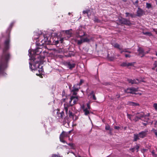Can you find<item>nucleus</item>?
Here are the masks:
<instances>
[{
  "instance_id": "nucleus-1",
  "label": "nucleus",
  "mask_w": 157,
  "mask_h": 157,
  "mask_svg": "<svg viewBox=\"0 0 157 157\" xmlns=\"http://www.w3.org/2000/svg\"><path fill=\"white\" fill-rule=\"evenodd\" d=\"M9 40H6L5 42V48L3 53L0 61V73L4 70L7 67V62L10 56L9 54L5 51L9 48Z\"/></svg>"
},
{
  "instance_id": "nucleus-2",
  "label": "nucleus",
  "mask_w": 157,
  "mask_h": 157,
  "mask_svg": "<svg viewBox=\"0 0 157 157\" xmlns=\"http://www.w3.org/2000/svg\"><path fill=\"white\" fill-rule=\"evenodd\" d=\"M30 68L33 71L36 73V75L37 76H39L40 77H42V74L43 72V69L42 66H40V65L38 61L33 64V66L31 65L30 63H29Z\"/></svg>"
},
{
  "instance_id": "nucleus-3",
  "label": "nucleus",
  "mask_w": 157,
  "mask_h": 157,
  "mask_svg": "<svg viewBox=\"0 0 157 157\" xmlns=\"http://www.w3.org/2000/svg\"><path fill=\"white\" fill-rule=\"evenodd\" d=\"M29 53L28 55L30 57V59L35 61V59L33 55L35 54L36 55L39 54L42 52V49L40 48H38L35 50H29Z\"/></svg>"
},
{
  "instance_id": "nucleus-4",
  "label": "nucleus",
  "mask_w": 157,
  "mask_h": 157,
  "mask_svg": "<svg viewBox=\"0 0 157 157\" xmlns=\"http://www.w3.org/2000/svg\"><path fill=\"white\" fill-rule=\"evenodd\" d=\"M81 107L83 110L84 114L85 115H88L90 114V107L89 103L87 104V107H86L84 105H82Z\"/></svg>"
},
{
  "instance_id": "nucleus-5",
  "label": "nucleus",
  "mask_w": 157,
  "mask_h": 157,
  "mask_svg": "<svg viewBox=\"0 0 157 157\" xmlns=\"http://www.w3.org/2000/svg\"><path fill=\"white\" fill-rule=\"evenodd\" d=\"M80 37L81 38L80 40H76L77 43L78 44H81L82 43L84 42H89L93 40V39L92 37L89 38V36H88V37H86L84 39H82V38L81 36H80Z\"/></svg>"
},
{
  "instance_id": "nucleus-6",
  "label": "nucleus",
  "mask_w": 157,
  "mask_h": 157,
  "mask_svg": "<svg viewBox=\"0 0 157 157\" xmlns=\"http://www.w3.org/2000/svg\"><path fill=\"white\" fill-rule=\"evenodd\" d=\"M78 98L77 97L72 96L70 98V100L69 101V104L68 105L69 106H71L75 104L78 101Z\"/></svg>"
},
{
  "instance_id": "nucleus-7",
  "label": "nucleus",
  "mask_w": 157,
  "mask_h": 157,
  "mask_svg": "<svg viewBox=\"0 0 157 157\" xmlns=\"http://www.w3.org/2000/svg\"><path fill=\"white\" fill-rule=\"evenodd\" d=\"M80 88L79 85L78 84L75 85L73 87V89L71 90L72 94L74 95H76Z\"/></svg>"
},
{
  "instance_id": "nucleus-8",
  "label": "nucleus",
  "mask_w": 157,
  "mask_h": 157,
  "mask_svg": "<svg viewBox=\"0 0 157 157\" xmlns=\"http://www.w3.org/2000/svg\"><path fill=\"white\" fill-rule=\"evenodd\" d=\"M68 133L63 132L60 136L59 139L60 141L63 143H65V141L64 140V139L68 136Z\"/></svg>"
},
{
  "instance_id": "nucleus-9",
  "label": "nucleus",
  "mask_w": 157,
  "mask_h": 157,
  "mask_svg": "<svg viewBox=\"0 0 157 157\" xmlns=\"http://www.w3.org/2000/svg\"><path fill=\"white\" fill-rule=\"evenodd\" d=\"M138 91V88H128L126 90H124L125 92L126 93H129L131 94H135L136 92Z\"/></svg>"
},
{
  "instance_id": "nucleus-10",
  "label": "nucleus",
  "mask_w": 157,
  "mask_h": 157,
  "mask_svg": "<svg viewBox=\"0 0 157 157\" xmlns=\"http://www.w3.org/2000/svg\"><path fill=\"white\" fill-rule=\"evenodd\" d=\"M113 46L115 47L118 48L120 50H121L120 52L121 53H122L123 52H128L129 53H130L131 52H129L126 49H124V50H122L121 49L122 48L118 44H114L113 45Z\"/></svg>"
},
{
  "instance_id": "nucleus-11",
  "label": "nucleus",
  "mask_w": 157,
  "mask_h": 157,
  "mask_svg": "<svg viewBox=\"0 0 157 157\" xmlns=\"http://www.w3.org/2000/svg\"><path fill=\"white\" fill-rule=\"evenodd\" d=\"M64 109L65 110L66 113L67 115H68L70 117H71L73 116V113L71 112L70 111H69L68 113V108L69 107V106L66 103L64 104Z\"/></svg>"
},
{
  "instance_id": "nucleus-12",
  "label": "nucleus",
  "mask_w": 157,
  "mask_h": 157,
  "mask_svg": "<svg viewBox=\"0 0 157 157\" xmlns=\"http://www.w3.org/2000/svg\"><path fill=\"white\" fill-rule=\"evenodd\" d=\"M128 82L132 84H137L140 83V81L138 79L132 80L129 79L128 80Z\"/></svg>"
},
{
  "instance_id": "nucleus-13",
  "label": "nucleus",
  "mask_w": 157,
  "mask_h": 157,
  "mask_svg": "<svg viewBox=\"0 0 157 157\" xmlns=\"http://www.w3.org/2000/svg\"><path fill=\"white\" fill-rule=\"evenodd\" d=\"M144 13L143 10L140 8H138V10L137 11V15L139 17H140L143 15Z\"/></svg>"
},
{
  "instance_id": "nucleus-14",
  "label": "nucleus",
  "mask_w": 157,
  "mask_h": 157,
  "mask_svg": "<svg viewBox=\"0 0 157 157\" xmlns=\"http://www.w3.org/2000/svg\"><path fill=\"white\" fill-rule=\"evenodd\" d=\"M138 116L140 118H141V119L142 120H143L144 121H147V119H148V118H147V119H146V120H145L143 118H145V116H144V113L143 112H141L140 113H138Z\"/></svg>"
},
{
  "instance_id": "nucleus-15",
  "label": "nucleus",
  "mask_w": 157,
  "mask_h": 157,
  "mask_svg": "<svg viewBox=\"0 0 157 157\" xmlns=\"http://www.w3.org/2000/svg\"><path fill=\"white\" fill-rule=\"evenodd\" d=\"M146 132L144 131L138 134L140 138H144L146 136Z\"/></svg>"
},
{
  "instance_id": "nucleus-16",
  "label": "nucleus",
  "mask_w": 157,
  "mask_h": 157,
  "mask_svg": "<svg viewBox=\"0 0 157 157\" xmlns=\"http://www.w3.org/2000/svg\"><path fill=\"white\" fill-rule=\"evenodd\" d=\"M138 51L139 52L140 56H141V57L143 56L146 54L144 52L143 49L141 48H139Z\"/></svg>"
},
{
  "instance_id": "nucleus-17",
  "label": "nucleus",
  "mask_w": 157,
  "mask_h": 157,
  "mask_svg": "<svg viewBox=\"0 0 157 157\" xmlns=\"http://www.w3.org/2000/svg\"><path fill=\"white\" fill-rule=\"evenodd\" d=\"M67 67L70 69H71L75 67V64L74 63H69L67 64Z\"/></svg>"
},
{
  "instance_id": "nucleus-18",
  "label": "nucleus",
  "mask_w": 157,
  "mask_h": 157,
  "mask_svg": "<svg viewBox=\"0 0 157 157\" xmlns=\"http://www.w3.org/2000/svg\"><path fill=\"white\" fill-rule=\"evenodd\" d=\"M123 23L125 24L129 25L131 24V23L129 20H128L125 19H122Z\"/></svg>"
},
{
  "instance_id": "nucleus-19",
  "label": "nucleus",
  "mask_w": 157,
  "mask_h": 157,
  "mask_svg": "<svg viewBox=\"0 0 157 157\" xmlns=\"http://www.w3.org/2000/svg\"><path fill=\"white\" fill-rule=\"evenodd\" d=\"M90 98H92L93 99L95 100L96 99V97L95 96L94 92L93 91H92L90 93Z\"/></svg>"
},
{
  "instance_id": "nucleus-20",
  "label": "nucleus",
  "mask_w": 157,
  "mask_h": 157,
  "mask_svg": "<svg viewBox=\"0 0 157 157\" xmlns=\"http://www.w3.org/2000/svg\"><path fill=\"white\" fill-rule=\"evenodd\" d=\"M65 33L66 34L68 35V37H70L72 34V33L71 32V29L68 30H66L65 31Z\"/></svg>"
},
{
  "instance_id": "nucleus-21",
  "label": "nucleus",
  "mask_w": 157,
  "mask_h": 157,
  "mask_svg": "<svg viewBox=\"0 0 157 157\" xmlns=\"http://www.w3.org/2000/svg\"><path fill=\"white\" fill-rule=\"evenodd\" d=\"M140 137L139 134H134V140L135 141H137L139 139Z\"/></svg>"
},
{
  "instance_id": "nucleus-22",
  "label": "nucleus",
  "mask_w": 157,
  "mask_h": 157,
  "mask_svg": "<svg viewBox=\"0 0 157 157\" xmlns=\"http://www.w3.org/2000/svg\"><path fill=\"white\" fill-rule=\"evenodd\" d=\"M125 14L127 17H128L129 16H130L132 17H135V15L134 14L130 13H126Z\"/></svg>"
},
{
  "instance_id": "nucleus-23",
  "label": "nucleus",
  "mask_w": 157,
  "mask_h": 157,
  "mask_svg": "<svg viewBox=\"0 0 157 157\" xmlns=\"http://www.w3.org/2000/svg\"><path fill=\"white\" fill-rule=\"evenodd\" d=\"M143 34L145 35H147L149 36H151L152 35L151 33L149 32H144L143 33Z\"/></svg>"
},
{
  "instance_id": "nucleus-24",
  "label": "nucleus",
  "mask_w": 157,
  "mask_h": 157,
  "mask_svg": "<svg viewBox=\"0 0 157 157\" xmlns=\"http://www.w3.org/2000/svg\"><path fill=\"white\" fill-rule=\"evenodd\" d=\"M105 129L106 130H109L110 132H111L112 131V129L110 128V126L108 125L105 126Z\"/></svg>"
},
{
  "instance_id": "nucleus-25",
  "label": "nucleus",
  "mask_w": 157,
  "mask_h": 157,
  "mask_svg": "<svg viewBox=\"0 0 157 157\" xmlns=\"http://www.w3.org/2000/svg\"><path fill=\"white\" fill-rule=\"evenodd\" d=\"M130 104L131 105L134 106H139V104L133 102H130Z\"/></svg>"
},
{
  "instance_id": "nucleus-26",
  "label": "nucleus",
  "mask_w": 157,
  "mask_h": 157,
  "mask_svg": "<svg viewBox=\"0 0 157 157\" xmlns=\"http://www.w3.org/2000/svg\"><path fill=\"white\" fill-rule=\"evenodd\" d=\"M151 5L150 3H147L146 4V7L147 9H150L151 8Z\"/></svg>"
},
{
  "instance_id": "nucleus-27",
  "label": "nucleus",
  "mask_w": 157,
  "mask_h": 157,
  "mask_svg": "<svg viewBox=\"0 0 157 157\" xmlns=\"http://www.w3.org/2000/svg\"><path fill=\"white\" fill-rule=\"evenodd\" d=\"M134 62L127 63V66H132L134 65Z\"/></svg>"
},
{
  "instance_id": "nucleus-28",
  "label": "nucleus",
  "mask_w": 157,
  "mask_h": 157,
  "mask_svg": "<svg viewBox=\"0 0 157 157\" xmlns=\"http://www.w3.org/2000/svg\"><path fill=\"white\" fill-rule=\"evenodd\" d=\"M90 10H86V11H83V13L84 14H85L86 13L88 14L89 13ZM88 16L89 17L88 15Z\"/></svg>"
},
{
  "instance_id": "nucleus-29",
  "label": "nucleus",
  "mask_w": 157,
  "mask_h": 157,
  "mask_svg": "<svg viewBox=\"0 0 157 157\" xmlns=\"http://www.w3.org/2000/svg\"><path fill=\"white\" fill-rule=\"evenodd\" d=\"M59 114L60 115V116L59 115V117H60L61 118H63V117L64 113L63 112H62L61 113H60Z\"/></svg>"
},
{
  "instance_id": "nucleus-30",
  "label": "nucleus",
  "mask_w": 157,
  "mask_h": 157,
  "mask_svg": "<svg viewBox=\"0 0 157 157\" xmlns=\"http://www.w3.org/2000/svg\"><path fill=\"white\" fill-rule=\"evenodd\" d=\"M153 107L154 108L155 110H157V103H154L153 105Z\"/></svg>"
},
{
  "instance_id": "nucleus-31",
  "label": "nucleus",
  "mask_w": 157,
  "mask_h": 157,
  "mask_svg": "<svg viewBox=\"0 0 157 157\" xmlns=\"http://www.w3.org/2000/svg\"><path fill=\"white\" fill-rule=\"evenodd\" d=\"M121 66L123 67L127 66V63L124 62L123 63L121 64Z\"/></svg>"
},
{
  "instance_id": "nucleus-32",
  "label": "nucleus",
  "mask_w": 157,
  "mask_h": 157,
  "mask_svg": "<svg viewBox=\"0 0 157 157\" xmlns=\"http://www.w3.org/2000/svg\"><path fill=\"white\" fill-rule=\"evenodd\" d=\"M141 119V118H140V117H138V116H136V117H135V119L134 120H135V121H138V120H139V119Z\"/></svg>"
},
{
  "instance_id": "nucleus-33",
  "label": "nucleus",
  "mask_w": 157,
  "mask_h": 157,
  "mask_svg": "<svg viewBox=\"0 0 157 157\" xmlns=\"http://www.w3.org/2000/svg\"><path fill=\"white\" fill-rule=\"evenodd\" d=\"M139 147H140L139 145H136V146L135 148H134V149H135V148L136 149V150H137V151H138Z\"/></svg>"
},
{
  "instance_id": "nucleus-34",
  "label": "nucleus",
  "mask_w": 157,
  "mask_h": 157,
  "mask_svg": "<svg viewBox=\"0 0 157 157\" xmlns=\"http://www.w3.org/2000/svg\"><path fill=\"white\" fill-rule=\"evenodd\" d=\"M127 116L128 118H129L130 120H131V117L132 116L131 115L127 114Z\"/></svg>"
},
{
  "instance_id": "nucleus-35",
  "label": "nucleus",
  "mask_w": 157,
  "mask_h": 157,
  "mask_svg": "<svg viewBox=\"0 0 157 157\" xmlns=\"http://www.w3.org/2000/svg\"><path fill=\"white\" fill-rule=\"evenodd\" d=\"M125 56L126 57H130L131 56L129 54H125Z\"/></svg>"
},
{
  "instance_id": "nucleus-36",
  "label": "nucleus",
  "mask_w": 157,
  "mask_h": 157,
  "mask_svg": "<svg viewBox=\"0 0 157 157\" xmlns=\"http://www.w3.org/2000/svg\"><path fill=\"white\" fill-rule=\"evenodd\" d=\"M114 128L115 129L119 130L120 128V127L119 126H115L114 127Z\"/></svg>"
},
{
  "instance_id": "nucleus-37",
  "label": "nucleus",
  "mask_w": 157,
  "mask_h": 157,
  "mask_svg": "<svg viewBox=\"0 0 157 157\" xmlns=\"http://www.w3.org/2000/svg\"><path fill=\"white\" fill-rule=\"evenodd\" d=\"M51 157H60L55 155H53Z\"/></svg>"
},
{
  "instance_id": "nucleus-38",
  "label": "nucleus",
  "mask_w": 157,
  "mask_h": 157,
  "mask_svg": "<svg viewBox=\"0 0 157 157\" xmlns=\"http://www.w3.org/2000/svg\"><path fill=\"white\" fill-rule=\"evenodd\" d=\"M94 21L95 22H99V20H98L97 18H95L94 20Z\"/></svg>"
},
{
  "instance_id": "nucleus-39",
  "label": "nucleus",
  "mask_w": 157,
  "mask_h": 157,
  "mask_svg": "<svg viewBox=\"0 0 157 157\" xmlns=\"http://www.w3.org/2000/svg\"><path fill=\"white\" fill-rule=\"evenodd\" d=\"M154 64L155 67H157V61L155 62Z\"/></svg>"
},
{
  "instance_id": "nucleus-40",
  "label": "nucleus",
  "mask_w": 157,
  "mask_h": 157,
  "mask_svg": "<svg viewBox=\"0 0 157 157\" xmlns=\"http://www.w3.org/2000/svg\"><path fill=\"white\" fill-rule=\"evenodd\" d=\"M63 38H61L60 41L61 43H62L63 42Z\"/></svg>"
},
{
  "instance_id": "nucleus-41",
  "label": "nucleus",
  "mask_w": 157,
  "mask_h": 157,
  "mask_svg": "<svg viewBox=\"0 0 157 157\" xmlns=\"http://www.w3.org/2000/svg\"><path fill=\"white\" fill-rule=\"evenodd\" d=\"M83 82V80H80V83H79V84H79V85H81V84H82V83Z\"/></svg>"
},
{
  "instance_id": "nucleus-42",
  "label": "nucleus",
  "mask_w": 157,
  "mask_h": 157,
  "mask_svg": "<svg viewBox=\"0 0 157 157\" xmlns=\"http://www.w3.org/2000/svg\"><path fill=\"white\" fill-rule=\"evenodd\" d=\"M153 31H154L156 34H157V30H155V29H153Z\"/></svg>"
},
{
  "instance_id": "nucleus-43",
  "label": "nucleus",
  "mask_w": 157,
  "mask_h": 157,
  "mask_svg": "<svg viewBox=\"0 0 157 157\" xmlns=\"http://www.w3.org/2000/svg\"><path fill=\"white\" fill-rule=\"evenodd\" d=\"M68 145L71 146H72L73 144L71 143H70V144H68Z\"/></svg>"
},
{
  "instance_id": "nucleus-44",
  "label": "nucleus",
  "mask_w": 157,
  "mask_h": 157,
  "mask_svg": "<svg viewBox=\"0 0 157 157\" xmlns=\"http://www.w3.org/2000/svg\"><path fill=\"white\" fill-rule=\"evenodd\" d=\"M155 125H157V120L155 121Z\"/></svg>"
},
{
  "instance_id": "nucleus-45",
  "label": "nucleus",
  "mask_w": 157,
  "mask_h": 157,
  "mask_svg": "<svg viewBox=\"0 0 157 157\" xmlns=\"http://www.w3.org/2000/svg\"><path fill=\"white\" fill-rule=\"evenodd\" d=\"M155 135H156L157 136V132H155Z\"/></svg>"
},
{
  "instance_id": "nucleus-46",
  "label": "nucleus",
  "mask_w": 157,
  "mask_h": 157,
  "mask_svg": "<svg viewBox=\"0 0 157 157\" xmlns=\"http://www.w3.org/2000/svg\"><path fill=\"white\" fill-rule=\"evenodd\" d=\"M138 0H137V1H136V3H138Z\"/></svg>"
},
{
  "instance_id": "nucleus-47",
  "label": "nucleus",
  "mask_w": 157,
  "mask_h": 157,
  "mask_svg": "<svg viewBox=\"0 0 157 157\" xmlns=\"http://www.w3.org/2000/svg\"><path fill=\"white\" fill-rule=\"evenodd\" d=\"M155 1L156 2V4H157V0H155Z\"/></svg>"
},
{
  "instance_id": "nucleus-48",
  "label": "nucleus",
  "mask_w": 157,
  "mask_h": 157,
  "mask_svg": "<svg viewBox=\"0 0 157 157\" xmlns=\"http://www.w3.org/2000/svg\"><path fill=\"white\" fill-rule=\"evenodd\" d=\"M119 97H120V96H117V98H119Z\"/></svg>"
},
{
  "instance_id": "nucleus-49",
  "label": "nucleus",
  "mask_w": 157,
  "mask_h": 157,
  "mask_svg": "<svg viewBox=\"0 0 157 157\" xmlns=\"http://www.w3.org/2000/svg\"><path fill=\"white\" fill-rule=\"evenodd\" d=\"M71 132V131H70L69 132V133H70V132Z\"/></svg>"
},
{
  "instance_id": "nucleus-50",
  "label": "nucleus",
  "mask_w": 157,
  "mask_h": 157,
  "mask_svg": "<svg viewBox=\"0 0 157 157\" xmlns=\"http://www.w3.org/2000/svg\"><path fill=\"white\" fill-rule=\"evenodd\" d=\"M84 35V36L85 35V34L84 33V35Z\"/></svg>"
},
{
  "instance_id": "nucleus-51",
  "label": "nucleus",
  "mask_w": 157,
  "mask_h": 157,
  "mask_svg": "<svg viewBox=\"0 0 157 157\" xmlns=\"http://www.w3.org/2000/svg\"><path fill=\"white\" fill-rule=\"evenodd\" d=\"M156 56H157V52L156 53Z\"/></svg>"
},
{
  "instance_id": "nucleus-52",
  "label": "nucleus",
  "mask_w": 157,
  "mask_h": 157,
  "mask_svg": "<svg viewBox=\"0 0 157 157\" xmlns=\"http://www.w3.org/2000/svg\"><path fill=\"white\" fill-rule=\"evenodd\" d=\"M149 116V114H148V116Z\"/></svg>"
},
{
  "instance_id": "nucleus-53",
  "label": "nucleus",
  "mask_w": 157,
  "mask_h": 157,
  "mask_svg": "<svg viewBox=\"0 0 157 157\" xmlns=\"http://www.w3.org/2000/svg\"><path fill=\"white\" fill-rule=\"evenodd\" d=\"M156 71H157V69L156 70Z\"/></svg>"
}]
</instances>
